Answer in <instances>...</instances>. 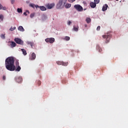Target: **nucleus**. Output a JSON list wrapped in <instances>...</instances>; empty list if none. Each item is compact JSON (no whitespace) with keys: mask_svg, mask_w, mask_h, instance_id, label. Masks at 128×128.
Listing matches in <instances>:
<instances>
[{"mask_svg":"<svg viewBox=\"0 0 128 128\" xmlns=\"http://www.w3.org/2000/svg\"><path fill=\"white\" fill-rule=\"evenodd\" d=\"M5 66L6 70L10 72L16 70L14 59L12 57H8L5 60Z\"/></svg>","mask_w":128,"mask_h":128,"instance_id":"1","label":"nucleus"},{"mask_svg":"<svg viewBox=\"0 0 128 128\" xmlns=\"http://www.w3.org/2000/svg\"><path fill=\"white\" fill-rule=\"evenodd\" d=\"M67 0H60L56 5L57 8H62V6H64V4L66 3Z\"/></svg>","mask_w":128,"mask_h":128,"instance_id":"2","label":"nucleus"},{"mask_svg":"<svg viewBox=\"0 0 128 128\" xmlns=\"http://www.w3.org/2000/svg\"><path fill=\"white\" fill-rule=\"evenodd\" d=\"M112 36L110 34H108L106 35H104L102 36V38H106V43L108 44V42H110V38H112Z\"/></svg>","mask_w":128,"mask_h":128,"instance_id":"3","label":"nucleus"},{"mask_svg":"<svg viewBox=\"0 0 128 128\" xmlns=\"http://www.w3.org/2000/svg\"><path fill=\"white\" fill-rule=\"evenodd\" d=\"M14 42H16V44H20L21 46H24V42L22 39L19 38H15L14 39Z\"/></svg>","mask_w":128,"mask_h":128,"instance_id":"4","label":"nucleus"},{"mask_svg":"<svg viewBox=\"0 0 128 128\" xmlns=\"http://www.w3.org/2000/svg\"><path fill=\"white\" fill-rule=\"evenodd\" d=\"M74 8L78 12H82L84 10V8L80 4H76L74 6Z\"/></svg>","mask_w":128,"mask_h":128,"instance_id":"5","label":"nucleus"},{"mask_svg":"<svg viewBox=\"0 0 128 128\" xmlns=\"http://www.w3.org/2000/svg\"><path fill=\"white\" fill-rule=\"evenodd\" d=\"M58 66H66L68 64V62H60V61H57L56 62Z\"/></svg>","mask_w":128,"mask_h":128,"instance_id":"6","label":"nucleus"},{"mask_svg":"<svg viewBox=\"0 0 128 128\" xmlns=\"http://www.w3.org/2000/svg\"><path fill=\"white\" fill-rule=\"evenodd\" d=\"M46 42H50V44H54V38H47L45 40Z\"/></svg>","mask_w":128,"mask_h":128,"instance_id":"7","label":"nucleus"},{"mask_svg":"<svg viewBox=\"0 0 128 128\" xmlns=\"http://www.w3.org/2000/svg\"><path fill=\"white\" fill-rule=\"evenodd\" d=\"M54 6V3H52V4H48L46 5V8H48V10H50Z\"/></svg>","mask_w":128,"mask_h":128,"instance_id":"8","label":"nucleus"},{"mask_svg":"<svg viewBox=\"0 0 128 128\" xmlns=\"http://www.w3.org/2000/svg\"><path fill=\"white\" fill-rule=\"evenodd\" d=\"M36 54H34V52H33L31 54V56L30 57V60H36Z\"/></svg>","mask_w":128,"mask_h":128,"instance_id":"9","label":"nucleus"},{"mask_svg":"<svg viewBox=\"0 0 128 128\" xmlns=\"http://www.w3.org/2000/svg\"><path fill=\"white\" fill-rule=\"evenodd\" d=\"M90 6L92 8H94L96 6V4L94 2H90Z\"/></svg>","mask_w":128,"mask_h":128,"instance_id":"10","label":"nucleus"},{"mask_svg":"<svg viewBox=\"0 0 128 128\" xmlns=\"http://www.w3.org/2000/svg\"><path fill=\"white\" fill-rule=\"evenodd\" d=\"M16 82H22V77H18L16 78Z\"/></svg>","mask_w":128,"mask_h":128,"instance_id":"11","label":"nucleus"},{"mask_svg":"<svg viewBox=\"0 0 128 128\" xmlns=\"http://www.w3.org/2000/svg\"><path fill=\"white\" fill-rule=\"evenodd\" d=\"M108 6L107 4H106L105 5H104L102 8V12H106V10H108Z\"/></svg>","mask_w":128,"mask_h":128,"instance_id":"12","label":"nucleus"},{"mask_svg":"<svg viewBox=\"0 0 128 128\" xmlns=\"http://www.w3.org/2000/svg\"><path fill=\"white\" fill-rule=\"evenodd\" d=\"M27 44H28L29 46H30L31 48H34V42H28Z\"/></svg>","mask_w":128,"mask_h":128,"instance_id":"13","label":"nucleus"},{"mask_svg":"<svg viewBox=\"0 0 128 128\" xmlns=\"http://www.w3.org/2000/svg\"><path fill=\"white\" fill-rule=\"evenodd\" d=\"M73 30L74 32H78V26H73Z\"/></svg>","mask_w":128,"mask_h":128,"instance_id":"14","label":"nucleus"},{"mask_svg":"<svg viewBox=\"0 0 128 128\" xmlns=\"http://www.w3.org/2000/svg\"><path fill=\"white\" fill-rule=\"evenodd\" d=\"M96 48L98 50L99 52H102V49L100 48V47L98 45L96 46Z\"/></svg>","mask_w":128,"mask_h":128,"instance_id":"15","label":"nucleus"},{"mask_svg":"<svg viewBox=\"0 0 128 128\" xmlns=\"http://www.w3.org/2000/svg\"><path fill=\"white\" fill-rule=\"evenodd\" d=\"M10 46L12 48H14L16 46V42H12L10 44Z\"/></svg>","mask_w":128,"mask_h":128,"instance_id":"16","label":"nucleus"},{"mask_svg":"<svg viewBox=\"0 0 128 128\" xmlns=\"http://www.w3.org/2000/svg\"><path fill=\"white\" fill-rule=\"evenodd\" d=\"M64 6H65L66 8H70L72 6V4H64Z\"/></svg>","mask_w":128,"mask_h":128,"instance_id":"17","label":"nucleus"},{"mask_svg":"<svg viewBox=\"0 0 128 128\" xmlns=\"http://www.w3.org/2000/svg\"><path fill=\"white\" fill-rule=\"evenodd\" d=\"M18 30H20V32H24V27H22V26H19L18 27Z\"/></svg>","mask_w":128,"mask_h":128,"instance_id":"18","label":"nucleus"},{"mask_svg":"<svg viewBox=\"0 0 128 128\" xmlns=\"http://www.w3.org/2000/svg\"><path fill=\"white\" fill-rule=\"evenodd\" d=\"M22 52V54L24 56H26V54H28V53H26V50L24 49V48H22L21 49Z\"/></svg>","mask_w":128,"mask_h":128,"instance_id":"19","label":"nucleus"},{"mask_svg":"<svg viewBox=\"0 0 128 128\" xmlns=\"http://www.w3.org/2000/svg\"><path fill=\"white\" fill-rule=\"evenodd\" d=\"M40 10H42V11L46 10V8L44 6H40Z\"/></svg>","mask_w":128,"mask_h":128,"instance_id":"20","label":"nucleus"},{"mask_svg":"<svg viewBox=\"0 0 128 128\" xmlns=\"http://www.w3.org/2000/svg\"><path fill=\"white\" fill-rule=\"evenodd\" d=\"M20 70H22L20 66H18L16 70V72H20Z\"/></svg>","mask_w":128,"mask_h":128,"instance_id":"21","label":"nucleus"},{"mask_svg":"<svg viewBox=\"0 0 128 128\" xmlns=\"http://www.w3.org/2000/svg\"><path fill=\"white\" fill-rule=\"evenodd\" d=\"M86 22L87 24H90V22H92V19H90V18H87L86 19Z\"/></svg>","mask_w":128,"mask_h":128,"instance_id":"22","label":"nucleus"},{"mask_svg":"<svg viewBox=\"0 0 128 128\" xmlns=\"http://www.w3.org/2000/svg\"><path fill=\"white\" fill-rule=\"evenodd\" d=\"M17 12L19 13L22 12V8H18L17 10Z\"/></svg>","mask_w":128,"mask_h":128,"instance_id":"23","label":"nucleus"},{"mask_svg":"<svg viewBox=\"0 0 128 128\" xmlns=\"http://www.w3.org/2000/svg\"><path fill=\"white\" fill-rule=\"evenodd\" d=\"M30 6L34 8H36V5H34V4H30Z\"/></svg>","mask_w":128,"mask_h":128,"instance_id":"24","label":"nucleus"},{"mask_svg":"<svg viewBox=\"0 0 128 128\" xmlns=\"http://www.w3.org/2000/svg\"><path fill=\"white\" fill-rule=\"evenodd\" d=\"M16 27H14L10 28V30L11 32H14V30H16Z\"/></svg>","mask_w":128,"mask_h":128,"instance_id":"25","label":"nucleus"},{"mask_svg":"<svg viewBox=\"0 0 128 128\" xmlns=\"http://www.w3.org/2000/svg\"><path fill=\"white\" fill-rule=\"evenodd\" d=\"M0 38H2V40H4L6 38V36H4V34H2L0 35Z\"/></svg>","mask_w":128,"mask_h":128,"instance_id":"26","label":"nucleus"},{"mask_svg":"<svg viewBox=\"0 0 128 128\" xmlns=\"http://www.w3.org/2000/svg\"><path fill=\"white\" fill-rule=\"evenodd\" d=\"M0 20H4V16L2 14L0 15Z\"/></svg>","mask_w":128,"mask_h":128,"instance_id":"27","label":"nucleus"},{"mask_svg":"<svg viewBox=\"0 0 128 128\" xmlns=\"http://www.w3.org/2000/svg\"><path fill=\"white\" fill-rule=\"evenodd\" d=\"M34 13L31 14L30 15V18H34Z\"/></svg>","mask_w":128,"mask_h":128,"instance_id":"28","label":"nucleus"},{"mask_svg":"<svg viewBox=\"0 0 128 128\" xmlns=\"http://www.w3.org/2000/svg\"><path fill=\"white\" fill-rule=\"evenodd\" d=\"M70 40V36H66V40Z\"/></svg>","mask_w":128,"mask_h":128,"instance_id":"29","label":"nucleus"},{"mask_svg":"<svg viewBox=\"0 0 128 128\" xmlns=\"http://www.w3.org/2000/svg\"><path fill=\"white\" fill-rule=\"evenodd\" d=\"M94 2L95 3V4H99L100 3V0H94Z\"/></svg>","mask_w":128,"mask_h":128,"instance_id":"30","label":"nucleus"},{"mask_svg":"<svg viewBox=\"0 0 128 128\" xmlns=\"http://www.w3.org/2000/svg\"><path fill=\"white\" fill-rule=\"evenodd\" d=\"M37 84H38V86H40L42 82H40V81L38 80L37 81Z\"/></svg>","mask_w":128,"mask_h":128,"instance_id":"31","label":"nucleus"},{"mask_svg":"<svg viewBox=\"0 0 128 128\" xmlns=\"http://www.w3.org/2000/svg\"><path fill=\"white\" fill-rule=\"evenodd\" d=\"M2 10H6V6H2Z\"/></svg>","mask_w":128,"mask_h":128,"instance_id":"32","label":"nucleus"},{"mask_svg":"<svg viewBox=\"0 0 128 128\" xmlns=\"http://www.w3.org/2000/svg\"><path fill=\"white\" fill-rule=\"evenodd\" d=\"M69 2H76V0H68Z\"/></svg>","mask_w":128,"mask_h":128,"instance_id":"33","label":"nucleus"},{"mask_svg":"<svg viewBox=\"0 0 128 128\" xmlns=\"http://www.w3.org/2000/svg\"><path fill=\"white\" fill-rule=\"evenodd\" d=\"M16 66H18V65L20 64L18 63V61H16Z\"/></svg>","mask_w":128,"mask_h":128,"instance_id":"34","label":"nucleus"},{"mask_svg":"<svg viewBox=\"0 0 128 128\" xmlns=\"http://www.w3.org/2000/svg\"><path fill=\"white\" fill-rule=\"evenodd\" d=\"M100 30V26H98L96 28V30Z\"/></svg>","mask_w":128,"mask_h":128,"instance_id":"35","label":"nucleus"},{"mask_svg":"<svg viewBox=\"0 0 128 128\" xmlns=\"http://www.w3.org/2000/svg\"><path fill=\"white\" fill-rule=\"evenodd\" d=\"M10 2L12 4H14V0H10Z\"/></svg>","mask_w":128,"mask_h":128,"instance_id":"36","label":"nucleus"},{"mask_svg":"<svg viewBox=\"0 0 128 128\" xmlns=\"http://www.w3.org/2000/svg\"><path fill=\"white\" fill-rule=\"evenodd\" d=\"M72 24V22H70V21H68V26H70V24Z\"/></svg>","mask_w":128,"mask_h":128,"instance_id":"37","label":"nucleus"},{"mask_svg":"<svg viewBox=\"0 0 128 128\" xmlns=\"http://www.w3.org/2000/svg\"><path fill=\"white\" fill-rule=\"evenodd\" d=\"M0 10H2V5L0 4Z\"/></svg>","mask_w":128,"mask_h":128,"instance_id":"38","label":"nucleus"},{"mask_svg":"<svg viewBox=\"0 0 128 128\" xmlns=\"http://www.w3.org/2000/svg\"><path fill=\"white\" fill-rule=\"evenodd\" d=\"M40 6H38V5H35V8H40Z\"/></svg>","mask_w":128,"mask_h":128,"instance_id":"39","label":"nucleus"},{"mask_svg":"<svg viewBox=\"0 0 128 128\" xmlns=\"http://www.w3.org/2000/svg\"><path fill=\"white\" fill-rule=\"evenodd\" d=\"M24 16H27L26 12H24Z\"/></svg>","mask_w":128,"mask_h":128,"instance_id":"40","label":"nucleus"},{"mask_svg":"<svg viewBox=\"0 0 128 128\" xmlns=\"http://www.w3.org/2000/svg\"><path fill=\"white\" fill-rule=\"evenodd\" d=\"M2 78L4 80H6V76H3Z\"/></svg>","mask_w":128,"mask_h":128,"instance_id":"41","label":"nucleus"},{"mask_svg":"<svg viewBox=\"0 0 128 128\" xmlns=\"http://www.w3.org/2000/svg\"><path fill=\"white\" fill-rule=\"evenodd\" d=\"M84 26H85V28H86V26H88V24H84Z\"/></svg>","mask_w":128,"mask_h":128,"instance_id":"42","label":"nucleus"},{"mask_svg":"<svg viewBox=\"0 0 128 128\" xmlns=\"http://www.w3.org/2000/svg\"><path fill=\"white\" fill-rule=\"evenodd\" d=\"M26 12H27L28 14H30V11H29V10H27Z\"/></svg>","mask_w":128,"mask_h":128,"instance_id":"43","label":"nucleus"},{"mask_svg":"<svg viewBox=\"0 0 128 128\" xmlns=\"http://www.w3.org/2000/svg\"><path fill=\"white\" fill-rule=\"evenodd\" d=\"M84 2V4H86V2Z\"/></svg>","mask_w":128,"mask_h":128,"instance_id":"44","label":"nucleus"},{"mask_svg":"<svg viewBox=\"0 0 128 128\" xmlns=\"http://www.w3.org/2000/svg\"><path fill=\"white\" fill-rule=\"evenodd\" d=\"M116 1L118 0H116Z\"/></svg>","mask_w":128,"mask_h":128,"instance_id":"45","label":"nucleus"}]
</instances>
